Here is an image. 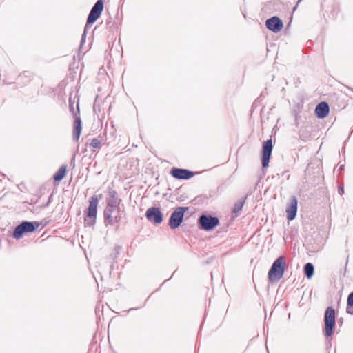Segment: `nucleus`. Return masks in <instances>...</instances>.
Wrapping results in <instances>:
<instances>
[{"label": "nucleus", "instance_id": "obj_10", "mask_svg": "<svg viewBox=\"0 0 353 353\" xmlns=\"http://www.w3.org/2000/svg\"><path fill=\"white\" fill-rule=\"evenodd\" d=\"M272 141L270 139L263 143L261 153V163L263 168H267L269 165L270 159L272 152Z\"/></svg>", "mask_w": 353, "mask_h": 353}, {"label": "nucleus", "instance_id": "obj_7", "mask_svg": "<svg viewBox=\"0 0 353 353\" xmlns=\"http://www.w3.org/2000/svg\"><path fill=\"white\" fill-rule=\"evenodd\" d=\"M39 225L40 223L37 221H22L14 228L13 237L19 239L25 233L34 232Z\"/></svg>", "mask_w": 353, "mask_h": 353}, {"label": "nucleus", "instance_id": "obj_12", "mask_svg": "<svg viewBox=\"0 0 353 353\" xmlns=\"http://www.w3.org/2000/svg\"><path fill=\"white\" fill-rule=\"evenodd\" d=\"M147 219L155 224H160L163 221V215L159 208L151 207L148 208L145 213Z\"/></svg>", "mask_w": 353, "mask_h": 353}, {"label": "nucleus", "instance_id": "obj_13", "mask_svg": "<svg viewBox=\"0 0 353 353\" xmlns=\"http://www.w3.org/2000/svg\"><path fill=\"white\" fill-rule=\"evenodd\" d=\"M121 202V199L119 198L117 191L109 188L108 190V197L106 199L107 205L105 208L120 207Z\"/></svg>", "mask_w": 353, "mask_h": 353}, {"label": "nucleus", "instance_id": "obj_9", "mask_svg": "<svg viewBox=\"0 0 353 353\" xmlns=\"http://www.w3.org/2000/svg\"><path fill=\"white\" fill-rule=\"evenodd\" d=\"M188 210V207H177L171 214L169 219V225L171 229H176L183 222L184 214Z\"/></svg>", "mask_w": 353, "mask_h": 353}, {"label": "nucleus", "instance_id": "obj_11", "mask_svg": "<svg viewBox=\"0 0 353 353\" xmlns=\"http://www.w3.org/2000/svg\"><path fill=\"white\" fill-rule=\"evenodd\" d=\"M298 201L296 196H292L290 197L289 202L286 206V216L288 220L292 221L295 219L297 213Z\"/></svg>", "mask_w": 353, "mask_h": 353}, {"label": "nucleus", "instance_id": "obj_22", "mask_svg": "<svg viewBox=\"0 0 353 353\" xmlns=\"http://www.w3.org/2000/svg\"><path fill=\"white\" fill-rule=\"evenodd\" d=\"M344 192V189L343 186H339V193L342 195Z\"/></svg>", "mask_w": 353, "mask_h": 353}, {"label": "nucleus", "instance_id": "obj_24", "mask_svg": "<svg viewBox=\"0 0 353 353\" xmlns=\"http://www.w3.org/2000/svg\"><path fill=\"white\" fill-rule=\"evenodd\" d=\"M51 197H52V195L49 197L48 201V203H46V206H48V204L50 203Z\"/></svg>", "mask_w": 353, "mask_h": 353}, {"label": "nucleus", "instance_id": "obj_1", "mask_svg": "<svg viewBox=\"0 0 353 353\" xmlns=\"http://www.w3.org/2000/svg\"><path fill=\"white\" fill-rule=\"evenodd\" d=\"M285 265V258L278 257L272 263L268 272V280L271 283L279 281L283 276Z\"/></svg>", "mask_w": 353, "mask_h": 353}, {"label": "nucleus", "instance_id": "obj_16", "mask_svg": "<svg viewBox=\"0 0 353 353\" xmlns=\"http://www.w3.org/2000/svg\"><path fill=\"white\" fill-rule=\"evenodd\" d=\"M329 105L325 101L319 103L315 108L316 116L319 119L325 118L329 114Z\"/></svg>", "mask_w": 353, "mask_h": 353}, {"label": "nucleus", "instance_id": "obj_3", "mask_svg": "<svg viewBox=\"0 0 353 353\" xmlns=\"http://www.w3.org/2000/svg\"><path fill=\"white\" fill-rule=\"evenodd\" d=\"M120 207L105 208L103 211L104 224L105 226L112 225L119 228L121 221L122 213Z\"/></svg>", "mask_w": 353, "mask_h": 353}, {"label": "nucleus", "instance_id": "obj_20", "mask_svg": "<svg viewBox=\"0 0 353 353\" xmlns=\"http://www.w3.org/2000/svg\"><path fill=\"white\" fill-rule=\"evenodd\" d=\"M305 276L307 279H311L314 273V267L312 263H307L303 268Z\"/></svg>", "mask_w": 353, "mask_h": 353}, {"label": "nucleus", "instance_id": "obj_5", "mask_svg": "<svg viewBox=\"0 0 353 353\" xmlns=\"http://www.w3.org/2000/svg\"><path fill=\"white\" fill-rule=\"evenodd\" d=\"M99 199L93 195L89 199V206L85 212L84 223L85 226L93 227L96 223Z\"/></svg>", "mask_w": 353, "mask_h": 353}, {"label": "nucleus", "instance_id": "obj_21", "mask_svg": "<svg viewBox=\"0 0 353 353\" xmlns=\"http://www.w3.org/2000/svg\"><path fill=\"white\" fill-rule=\"evenodd\" d=\"M346 312L348 314H353V292L348 295Z\"/></svg>", "mask_w": 353, "mask_h": 353}, {"label": "nucleus", "instance_id": "obj_23", "mask_svg": "<svg viewBox=\"0 0 353 353\" xmlns=\"http://www.w3.org/2000/svg\"><path fill=\"white\" fill-rule=\"evenodd\" d=\"M301 1V0H299V1H297L296 5V6L294 7V8H293V10H295L296 9L297 6H298V3H299Z\"/></svg>", "mask_w": 353, "mask_h": 353}, {"label": "nucleus", "instance_id": "obj_25", "mask_svg": "<svg viewBox=\"0 0 353 353\" xmlns=\"http://www.w3.org/2000/svg\"><path fill=\"white\" fill-rule=\"evenodd\" d=\"M343 168H344V165H341L339 167V170H341L343 169Z\"/></svg>", "mask_w": 353, "mask_h": 353}, {"label": "nucleus", "instance_id": "obj_18", "mask_svg": "<svg viewBox=\"0 0 353 353\" xmlns=\"http://www.w3.org/2000/svg\"><path fill=\"white\" fill-rule=\"evenodd\" d=\"M244 202V200H239L234 203L232 210V216L233 218L238 216L239 213L242 210Z\"/></svg>", "mask_w": 353, "mask_h": 353}, {"label": "nucleus", "instance_id": "obj_2", "mask_svg": "<svg viewBox=\"0 0 353 353\" xmlns=\"http://www.w3.org/2000/svg\"><path fill=\"white\" fill-rule=\"evenodd\" d=\"M69 109L70 112L72 114L74 121L73 125L72 139L74 141H78L81 133V119L80 117V110L79 103L76 104V109L74 108V102L72 101L71 97L69 99Z\"/></svg>", "mask_w": 353, "mask_h": 353}, {"label": "nucleus", "instance_id": "obj_19", "mask_svg": "<svg viewBox=\"0 0 353 353\" xmlns=\"http://www.w3.org/2000/svg\"><path fill=\"white\" fill-rule=\"evenodd\" d=\"M67 167L65 165H61L53 176L55 181H60L63 179L66 174Z\"/></svg>", "mask_w": 353, "mask_h": 353}, {"label": "nucleus", "instance_id": "obj_6", "mask_svg": "<svg viewBox=\"0 0 353 353\" xmlns=\"http://www.w3.org/2000/svg\"><path fill=\"white\" fill-rule=\"evenodd\" d=\"M103 1L102 0H98L94 3V5L92 8V9L88 14L86 24L85 26L84 32L82 34V37H81V43L85 40L87 29L90 27V24H92L93 23H94L97 20V19L100 17V15L101 14V12L103 11Z\"/></svg>", "mask_w": 353, "mask_h": 353}, {"label": "nucleus", "instance_id": "obj_4", "mask_svg": "<svg viewBox=\"0 0 353 353\" xmlns=\"http://www.w3.org/2000/svg\"><path fill=\"white\" fill-rule=\"evenodd\" d=\"M336 325V312L332 307H327L325 312L323 334L326 338L330 337Z\"/></svg>", "mask_w": 353, "mask_h": 353}, {"label": "nucleus", "instance_id": "obj_8", "mask_svg": "<svg viewBox=\"0 0 353 353\" xmlns=\"http://www.w3.org/2000/svg\"><path fill=\"white\" fill-rule=\"evenodd\" d=\"M198 225L200 229L210 231L219 225V219L216 216L201 214L198 219Z\"/></svg>", "mask_w": 353, "mask_h": 353}, {"label": "nucleus", "instance_id": "obj_17", "mask_svg": "<svg viewBox=\"0 0 353 353\" xmlns=\"http://www.w3.org/2000/svg\"><path fill=\"white\" fill-rule=\"evenodd\" d=\"M102 141H103V139H100L99 137L92 138L91 139V141L90 143V145L92 148L91 150L93 152H97L101 149V148L102 146Z\"/></svg>", "mask_w": 353, "mask_h": 353}, {"label": "nucleus", "instance_id": "obj_14", "mask_svg": "<svg viewBox=\"0 0 353 353\" xmlns=\"http://www.w3.org/2000/svg\"><path fill=\"white\" fill-rule=\"evenodd\" d=\"M170 174L177 179H189L194 175V172L186 169L173 168L170 172Z\"/></svg>", "mask_w": 353, "mask_h": 353}, {"label": "nucleus", "instance_id": "obj_15", "mask_svg": "<svg viewBox=\"0 0 353 353\" xmlns=\"http://www.w3.org/2000/svg\"><path fill=\"white\" fill-rule=\"evenodd\" d=\"M265 26L270 30L278 32L283 28V23L278 17L274 16L266 20Z\"/></svg>", "mask_w": 353, "mask_h": 353}]
</instances>
